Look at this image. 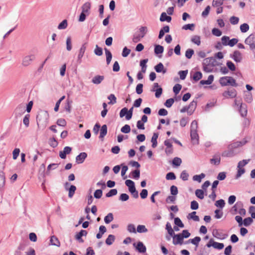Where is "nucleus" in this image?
<instances>
[{"instance_id": "obj_1", "label": "nucleus", "mask_w": 255, "mask_h": 255, "mask_svg": "<svg viewBox=\"0 0 255 255\" xmlns=\"http://www.w3.org/2000/svg\"><path fill=\"white\" fill-rule=\"evenodd\" d=\"M49 114L47 111H40L37 116L36 120L39 129H44L48 122Z\"/></svg>"}, {"instance_id": "obj_2", "label": "nucleus", "mask_w": 255, "mask_h": 255, "mask_svg": "<svg viewBox=\"0 0 255 255\" xmlns=\"http://www.w3.org/2000/svg\"><path fill=\"white\" fill-rule=\"evenodd\" d=\"M198 123L196 121H193L191 124L190 136L193 144L199 143V136L197 132Z\"/></svg>"}, {"instance_id": "obj_3", "label": "nucleus", "mask_w": 255, "mask_h": 255, "mask_svg": "<svg viewBox=\"0 0 255 255\" xmlns=\"http://www.w3.org/2000/svg\"><path fill=\"white\" fill-rule=\"evenodd\" d=\"M250 161V159H244L238 162L237 166V173L236 175V179L239 178L245 173V169L244 168Z\"/></svg>"}, {"instance_id": "obj_4", "label": "nucleus", "mask_w": 255, "mask_h": 255, "mask_svg": "<svg viewBox=\"0 0 255 255\" xmlns=\"http://www.w3.org/2000/svg\"><path fill=\"white\" fill-rule=\"evenodd\" d=\"M219 82L222 86H226L227 85H231L232 86H237L236 80L232 77H223L220 79Z\"/></svg>"}, {"instance_id": "obj_5", "label": "nucleus", "mask_w": 255, "mask_h": 255, "mask_svg": "<svg viewBox=\"0 0 255 255\" xmlns=\"http://www.w3.org/2000/svg\"><path fill=\"white\" fill-rule=\"evenodd\" d=\"M126 185L128 187V191L132 196L137 198L138 197V193L135 187V184L133 181L128 179L125 181Z\"/></svg>"}, {"instance_id": "obj_6", "label": "nucleus", "mask_w": 255, "mask_h": 255, "mask_svg": "<svg viewBox=\"0 0 255 255\" xmlns=\"http://www.w3.org/2000/svg\"><path fill=\"white\" fill-rule=\"evenodd\" d=\"M35 58V55L32 54L24 56L21 61V65L24 67H28L31 64Z\"/></svg>"}, {"instance_id": "obj_7", "label": "nucleus", "mask_w": 255, "mask_h": 255, "mask_svg": "<svg viewBox=\"0 0 255 255\" xmlns=\"http://www.w3.org/2000/svg\"><path fill=\"white\" fill-rule=\"evenodd\" d=\"M197 105L196 102L193 101L191 102L188 107H184L180 110L182 113L187 112L188 115H191L194 112Z\"/></svg>"}, {"instance_id": "obj_8", "label": "nucleus", "mask_w": 255, "mask_h": 255, "mask_svg": "<svg viewBox=\"0 0 255 255\" xmlns=\"http://www.w3.org/2000/svg\"><path fill=\"white\" fill-rule=\"evenodd\" d=\"M207 246L208 248L213 247L215 249L221 250L223 249L224 245L223 243H220L214 242L213 240H210L209 243L207 244Z\"/></svg>"}, {"instance_id": "obj_9", "label": "nucleus", "mask_w": 255, "mask_h": 255, "mask_svg": "<svg viewBox=\"0 0 255 255\" xmlns=\"http://www.w3.org/2000/svg\"><path fill=\"white\" fill-rule=\"evenodd\" d=\"M222 95L225 98H233L237 96V92L235 89H232L231 90L225 91L223 93Z\"/></svg>"}, {"instance_id": "obj_10", "label": "nucleus", "mask_w": 255, "mask_h": 255, "mask_svg": "<svg viewBox=\"0 0 255 255\" xmlns=\"http://www.w3.org/2000/svg\"><path fill=\"white\" fill-rule=\"evenodd\" d=\"M183 240L181 235H179V234H176L173 238V244L174 245H181L183 244Z\"/></svg>"}, {"instance_id": "obj_11", "label": "nucleus", "mask_w": 255, "mask_h": 255, "mask_svg": "<svg viewBox=\"0 0 255 255\" xmlns=\"http://www.w3.org/2000/svg\"><path fill=\"white\" fill-rule=\"evenodd\" d=\"M24 106L20 105L15 108L14 113L16 117H18L23 114L24 113Z\"/></svg>"}, {"instance_id": "obj_12", "label": "nucleus", "mask_w": 255, "mask_h": 255, "mask_svg": "<svg viewBox=\"0 0 255 255\" xmlns=\"http://www.w3.org/2000/svg\"><path fill=\"white\" fill-rule=\"evenodd\" d=\"M72 150V148L69 146H66L64 148L63 151L59 152V156L62 159H65L67 154H69Z\"/></svg>"}, {"instance_id": "obj_13", "label": "nucleus", "mask_w": 255, "mask_h": 255, "mask_svg": "<svg viewBox=\"0 0 255 255\" xmlns=\"http://www.w3.org/2000/svg\"><path fill=\"white\" fill-rule=\"evenodd\" d=\"M221 157L219 154H215L210 159V162L211 164L218 165L220 163Z\"/></svg>"}, {"instance_id": "obj_14", "label": "nucleus", "mask_w": 255, "mask_h": 255, "mask_svg": "<svg viewBox=\"0 0 255 255\" xmlns=\"http://www.w3.org/2000/svg\"><path fill=\"white\" fill-rule=\"evenodd\" d=\"M232 58L237 62H240L242 60V54L238 50L235 51L232 56Z\"/></svg>"}, {"instance_id": "obj_15", "label": "nucleus", "mask_w": 255, "mask_h": 255, "mask_svg": "<svg viewBox=\"0 0 255 255\" xmlns=\"http://www.w3.org/2000/svg\"><path fill=\"white\" fill-rule=\"evenodd\" d=\"M87 156V154L86 152H81L76 156V161L78 163H82Z\"/></svg>"}, {"instance_id": "obj_16", "label": "nucleus", "mask_w": 255, "mask_h": 255, "mask_svg": "<svg viewBox=\"0 0 255 255\" xmlns=\"http://www.w3.org/2000/svg\"><path fill=\"white\" fill-rule=\"evenodd\" d=\"M86 49V44H83L79 50V54H78V57H77L78 61L79 62V63H81V59L84 54Z\"/></svg>"}, {"instance_id": "obj_17", "label": "nucleus", "mask_w": 255, "mask_h": 255, "mask_svg": "<svg viewBox=\"0 0 255 255\" xmlns=\"http://www.w3.org/2000/svg\"><path fill=\"white\" fill-rule=\"evenodd\" d=\"M104 79V76L102 75H96L92 80V82L96 85L100 84Z\"/></svg>"}, {"instance_id": "obj_18", "label": "nucleus", "mask_w": 255, "mask_h": 255, "mask_svg": "<svg viewBox=\"0 0 255 255\" xmlns=\"http://www.w3.org/2000/svg\"><path fill=\"white\" fill-rule=\"evenodd\" d=\"M135 248L139 253H144L146 252V247L142 242H138Z\"/></svg>"}, {"instance_id": "obj_19", "label": "nucleus", "mask_w": 255, "mask_h": 255, "mask_svg": "<svg viewBox=\"0 0 255 255\" xmlns=\"http://www.w3.org/2000/svg\"><path fill=\"white\" fill-rule=\"evenodd\" d=\"M154 69L157 73L162 72L163 74L166 73V70L162 63H159L154 67Z\"/></svg>"}, {"instance_id": "obj_20", "label": "nucleus", "mask_w": 255, "mask_h": 255, "mask_svg": "<svg viewBox=\"0 0 255 255\" xmlns=\"http://www.w3.org/2000/svg\"><path fill=\"white\" fill-rule=\"evenodd\" d=\"M50 242L51 245L52 246H55L58 247H60V243L59 241L58 240V238L55 236H52L51 237Z\"/></svg>"}, {"instance_id": "obj_21", "label": "nucleus", "mask_w": 255, "mask_h": 255, "mask_svg": "<svg viewBox=\"0 0 255 255\" xmlns=\"http://www.w3.org/2000/svg\"><path fill=\"white\" fill-rule=\"evenodd\" d=\"M87 234V232L85 230H81L80 232L77 233L75 235V238L76 240H78L79 241L81 242H83V240L81 239V237L83 236H86Z\"/></svg>"}, {"instance_id": "obj_22", "label": "nucleus", "mask_w": 255, "mask_h": 255, "mask_svg": "<svg viewBox=\"0 0 255 255\" xmlns=\"http://www.w3.org/2000/svg\"><path fill=\"white\" fill-rule=\"evenodd\" d=\"M214 80V76L212 75H210L209 76L208 79L207 80H201L200 82V84L201 85H210L212 84Z\"/></svg>"}, {"instance_id": "obj_23", "label": "nucleus", "mask_w": 255, "mask_h": 255, "mask_svg": "<svg viewBox=\"0 0 255 255\" xmlns=\"http://www.w3.org/2000/svg\"><path fill=\"white\" fill-rule=\"evenodd\" d=\"M245 42L246 44L250 46L255 43V37L254 35H250L245 39Z\"/></svg>"}, {"instance_id": "obj_24", "label": "nucleus", "mask_w": 255, "mask_h": 255, "mask_svg": "<svg viewBox=\"0 0 255 255\" xmlns=\"http://www.w3.org/2000/svg\"><path fill=\"white\" fill-rule=\"evenodd\" d=\"M191 41L195 44L199 46L201 44V38L198 35H194L191 38Z\"/></svg>"}, {"instance_id": "obj_25", "label": "nucleus", "mask_w": 255, "mask_h": 255, "mask_svg": "<svg viewBox=\"0 0 255 255\" xmlns=\"http://www.w3.org/2000/svg\"><path fill=\"white\" fill-rule=\"evenodd\" d=\"M91 7V4L89 2H87L85 3L82 7V10L83 12L87 13V14H89V11Z\"/></svg>"}, {"instance_id": "obj_26", "label": "nucleus", "mask_w": 255, "mask_h": 255, "mask_svg": "<svg viewBox=\"0 0 255 255\" xmlns=\"http://www.w3.org/2000/svg\"><path fill=\"white\" fill-rule=\"evenodd\" d=\"M200 241H201V238L200 237H196L194 239L189 240L185 244H188L189 243H191L192 244H193L196 246H198Z\"/></svg>"}, {"instance_id": "obj_27", "label": "nucleus", "mask_w": 255, "mask_h": 255, "mask_svg": "<svg viewBox=\"0 0 255 255\" xmlns=\"http://www.w3.org/2000/svg\"><path fill=\"white\" fill-rule=\"evenodd\" d=\"M107 133V127L106 125L102 126L100 130V138H103Z\"/></svg>"}, {"instance_id": "obj_28", "label": "nucleus", "mask_w": 255, "mask_h": 255, "mask_svg": "<svg viewBox=\"0 0 255 255\" xmlns=\"http://www.w3.org/2000/svg\"><path fill=\"white\" fill-rule=\"evenodd\" d=\"M160 20L161 21H166L170 22L171 20V17L169 16H167L165 12H162L160 15Z\"/></svg>"}, {"instance_id": "obj_29", "label": "nucleus", "mask_w": 255, "mask_h": 255, "mask_svg": "<svg viewBox=\"0 0 255 255\" xmlns=\"http://www.w3.org/2000/svg\"><path fill=\"white\" fill-rule=\"evenodd\" d=\"M115 240V236L113 235H110L106 240V244L108 245H111Z\"/></svg>"}, {"instance_id": "obj_30", "label": "nucleus", "mask_w": 255, "mask_h": 255, "mask_svg": "<svg viewBox=\"0 0 255 255\" xmlns=\"http://www.w3.org/2000/svg\"><path fill=\"white\" fill-rule=\"evenodd\" d=\"M196 212L194 211L188 214L187 218L188 219H192L195 221H199V218L198 216L196 215Z\"/></svg>"}, {"instance_id": "obj_31", "label": "nucleus", "mask_w": 255, "mask_h": 255, "mask_svg": "<svg viewBox=\"0 0 255 255\" xmlns=\"http://www.w3.org/2000/svg\"><path fill=\"white\" fill-rule=\"evenodd\" d=\"M148 31V28L146 26H141L139 29V34L143 38Z\"/></svg>"}, {"instance_id": "obj_32", "label": "nucleus", "mask_w": 255, "mask_h": 255, "mask_svg": "<svg viewBox=\"0 0 255 255\" xmlns=\"http://www.w3.org/2000/svg\"><path fill=\"white\" fill-rule=\"evenodd\" d=\"M158 138V134L156 133H153V136L151 138V141L152 142V146L153 148H155L157 146V139Z\"/></svg>"}, {"instance_id": "obj_33", "label": "nucleus", "mask_w": 255, "mask_h": 255, "mask_svg": "<svg viewBox=\"0 0 255 255\" xmlns=\"http://www.w3.org/2000/svg\"><path fill=\"white\" fill-rule=\"evenodd\" d=\"M68 26V22L67 20L66 19L63 20L61 22H60L58 26V29H65L67 28Z\"/></svg>"}, {"instance_id": "obj_34", "label": "nucleus", "mask_w": 255, "mask_h": 255, "mask_svg": "<svg viewBox=\"0 0 255 255\" xmlns=\"http://www.w3.org/2000/svg\"><path fill=\"white\" fill-rule=\"evenodd\" d=\"M205 177V175L204 173H201L199 175H195L193 177L194 181L201 182L202 179Z\"/></svg>"}, {"instance_id": "obj_35", "label": "nucleus", "mask_w": 255, "mask_h": 255, "mask_svg": "<svg viewBox=\"0 0 255 255\" xmlns=\"http://www.w3.org/2000/svg\"><path fill=\"white\" fill-rule=\"evenodd\" d=\"M76 190V187L74 185H71L70 188L68 189V196L69 198H72Z\"/></svg>"}, {"instance_id": "obj_36", "label": "nucleus", "mask_w": 255, "mask_h": 255, "mask_svg": "<svg viewBox=\"0 0 255 255\" xmlns=\"http://www.w3.org/2000/svg\"><path fill=\"white\" fill-rule=\"evenodd\" d=\"M114 219L113 215L112 213H109L104 218V221L106 224H109Z\"/></svg>"}, {"instance_id": "obj_37", "label": "nucleus", "mask_w": 255, "mask_h": 255, "mask_svg": "<svg viewBox=\"0 0 255 255\" xmlns=\"http://www.w3.org/2000/svg\"><path fill=\"white\" fill-rule=\"evenodd\" d=\"M204 191L201 189H197L195 191L196 196L200 199H203L204 197Z\"/></svg>"}, {"instance_id": "obj_38", "label": "nucleus", "mask_w": 255, "mask_h": 255, "mask_svg": "<svg viewBox=\"0 0 255 255\" xmlns=\"http://www.w3.org/2000/svg\"><path fill=\"white\" fill-rule=\"evenodd\" d=\"M105 54L106 55V61L107 64H109L112 58V55L111 52L107 49H105Z\"/></svg>"}, {"instance_id": "obj_39", "label": "nucleus", "mask_w": 255, "mask_h": 255, "mask_svg": "<svg viewBox=\"0 0 255 255\" xmlns=\"http://www.w3.org/2000/svg\"><path fill=\"white\" fill-rule=\"evenodd\" d=\"M72 47L71 38V37L68 36L66 38V49L69 51H71Z\"/></svg>"}, {"instance_id": "obj_40", "label": "nucleus", "mask_w": 255, "mask_h": 255, "mask_svg": "<svg viewBox=\"0 0 255 255\" xmlns=\"http://www.w3.org/2000/svg\"><path fill=\"white\" fill-rule=\"evenodd\" d=\"M147 229L145 227L144 225H138L137 227V230L136 231L138 233H146L147 232Z\"/></svg>"}, {"instance_id": "obj_41", "label": "nucleus", "mask_w": 255, "mask_h": 255, "mask_svg": "<svg viewBox=\"0 0 255 255\" xmlns=\"http://www.w3.org/2000/svg\"><path fill=\"white\" fill-rule=\"evenodd\" d=\"M108 99L110 100V102H109L108 103L109 104L114 105L117 102V98L113 94H110L108 96Z\"/></svg>"}, {"instance_id": "obj_42", "label": "nucleus", "mask_w": 255, "mask_h": 255, "mask_svg": "<svg viewBox=\"0 0 255 255\" xmlns=\"http://www.w3.org/2000/svg\"><path fill=\"white\" fill-rule=\"evenodd\" d=\"M249 28V25L247 23H244L240 25V30L243 33L247 32Z\"/></svg>"}, {"instance_id": "obj_43", "label": "nucleus", "mask_w": 255, "mask_h": 255, "mask_svg": "<svg viewBox=\"0 0 255 255\" xmlns=\"http://www.w3.org/2000/svg\"><path fill=\"white\" fill-rule=\"evenodd\" d=\"M174 224L179 227L182 228L184 227V225L182 222L181 220L178 217L174 218Z\"/></svg>"}, {"instance_id": "obj_44", "label": "nucleus", "mask_w": 255, "mask_h": 255, "mask_svg": "<svg viewBox=\"0 0 255 255\" xmlns=\"http://www.w3.org/2000/svg\"><path fill=\"white\" fill-rule=\"evenodd\" d=\"M253 222V220L250 218L248 217L247 218H245L243 221V224L245 226H250L252 223Z\"/></svg>"}, {"instance_id": "obj_45", "label": "nucleus", "mask_w": 255, "mask_h": 255, "mask_svg": "<svg viewBox=\"0 0 255 255\" xmlns=\"http://www.w3.org/2000/svg\"><path fill=\"white\" fill-rule=\"evenodd\" d=\"M5 184V178L2 172L0 171V188H2Z\"/></svg>"}, {"instance_id": "obj_46", "label": "nucleus", "mask_w": 255, "mask_h": 255, "mask_svg": "<svg viewBox=\"0 0 255 255\" xmlns=\"http://www.w3.org/2000/svg\"><path fill=\"white\" fill-rule=\"evenodd\" d=\"M163 47L158 45L155 47L154 52L156 54H161L163 52Z\"/></svg>"}, {"instance_id": "obj_47", "label": "nucleus", "mask_w": 255, "mask_h": 255, "mask_svg": "<svg viewBox=\"0 0 255 255\" xmlns=\"http://www.w3.org/2000/svg\"><path fill=\"white\" fill-rule=\"evenodd\" d=\"M151 91L153 92H155V95L156 98H159L162 93V89L161 87L156 89H152Z\"/></svg>"}, {"instance_id": "obj_48", "label": "nucleus", "mask_w": 255, "mask_h": 255, "mask_svg": "<svg viewBox=\"0 0 255 255\" xmlns=\"http://www.w3.org/2000/svg\"><path fill=\"white\" fill-rule=\"evenodd\" d=\"M131 175L134 179H138L140 176V170L136 169L131 172Z\"/></svg>"}, {"instance_id": "obj_49", "label": "nucleus", "mask_w": 255, "mask_h": 255, "mask_svg": "<svg viewBox=\"0 0 255 255\" xmlns=\"http://www.w3.org/2000/svg\"><path fill=\"white\" fill-rule=\"evenodd\" d=\"M194 51L192 49H188L185 52V56L188 59H190L193 55Z\"/></svg>"}, {"instance_id": "obj_50", "label": "nucleus", "mask_w": 255, "mask_h": 255, "mask_svg": "<svg viewBox=\"0 0 255 255\" xmlns=\"http://www.w3.org/2000/svg\"><path fill=\"white\" fill-rule=\"evenodd\" d=\"M127 230L129 233H136V232L134 225L132 224H130L128 225Z\"/></svg>"}, {"instance_id": "obj_51", "label": "nucleus", "mask_w": 255, "mask_h": 255, "mask_svg": "<svg viewBox=\"0 0 255 255\" xmlns=\"http://www.w3.org/2000/svg\"><path fill=\"white\" fill-rule=\"evenodd\" d=\"M130 131V126L128 125H126L121 128V131L123 133H128Z\"/></svg>"}, {"instance_id": "obj_52", "label": "nucleus", "mask_w": 255, "mask_h": 255, "mask_svg": "<svg viewBox=\"0 0 255 255\" xmlns=\"http://www.w3.org/2000/svg\"><path fill=\"white\" fill-rule=\"evenodd\" d=\"M230 21L231 24L235 25L238 23L239 21V18L238 17L232 16L230 18Z\"/></svg>"}, {"instance_id": "obj_53", "label": "nucleus", "mask_w": 255, "mask_h": 255, "mask_svg": "<svg viewBox=\"0 0 255 255\" xmlns=\"http://www.w3.org/2000/svg\"><path fill=\"white\" fill-rule=\"evenodd\" d=\"M195 25L193 23L192 24H187L183 26L182 29L184 30H193L194 28Z\"/></svg>"}, {"instance_id": "obj_54", "label": "nucleus", "mask_w": 255, "mask_h": 255, "mask_svg": "<svg viewBox=\"0 0 255 255\" xmlns=\"http://www.w3.org/2000/svg\"><path fill=\"white\" fill-rule=\"evenodd\" d=\"M202 74L200 72H195L193 76V78L195 81H198L202 78Z\"/></svg>"}, {"instance_id": "obj_55", "label": "nucleus", "mask_w": 255, "mask_h": 255, "mask_svg": "<svg viewBox=\"0 0 255 255\" xmlns=\"http://www.w3.org/2000/svg\"><path fill=\"white\" fill-rule=\"evenodd\" d=\"M225 201L223 199L218 200L215 203V206L217 207H219L221 208H223L225 206Z\"/></svg>"}, {"instance_id": "obj_56", "label": "nucleus", "mask_w": 255, "mask_h": 255, "mask_svg": "<svg viewBox=\"0 0 255 255\" xmlns=\"http://www.w3.org/2000/svg\"><path fill=\"white\" fill-rule=\"evenodd\" d=\"M20 153V149L16 148L12 151V157L14 160L17 159Z\"/></svg>"}, {"instance_id": "obj_57", "label": "nucleus", "mask_w": 255, "mask_h": 255, "mask_svg": "<svg viewBox=\"0 0 255 255\" xmlns=\"http://www.w3.org/2000/svg\"><path fill=\"white\" fill-rule=\"evenodd\" d=\"M102 195H103V192L100 189L96 190L94 193V197L97 199L100 198L102 197Z\"/></svg>"}, {"instance_id": "obj_58", "label": "nucleus", "mask_w": 255, "mask_h": 255, "mask_svg": "<svg viewBox=\"0 0 255 255\" xmlns=\"http://www.w3.org/2000/svg\"><path fill=\"white\" fill-rule=\"evenodd\" d=\"M94 53L98 56H101L103 54L102 49L99 47L97 45L96 46V48L94 50Z\"/></svg>"}, {"instance_id": "obj_59", "label": "nucleus", "mask_w": 255, "mask_h": 255, "mask_svg": "<svg viewBox=\"0 0 255 255\" xmlns=\"http://www.w3.org/2000/svg\"><path fill=\"white\" fill-rule=\"evenodd\" d=\"M181 88H182V86L181 85H180L179 84H177L173 87V92L176 95L179 93V92H180V91L181 89Z\"/></svg>"}, {"instance_id": "obj_60", "label": "nucleus", "mask_w": 255, "mask_h": 255, "mask_svg": "<svg viewBox=\"0 0 255 255\" xmlns=\"http://www.w3.org/2000/svg\"><path fill=\"white\" fill-rule=\"evenodd\" d=\"M212 33L214 35L216 36H220L222 33L220 30L216 28H214L212 30Z\"/></svg>"}, {"instance_id": "obj_61", "label": "nucleus", "mask_w": 255, "mask_h": 255, "mask_svg": "<svg viewBox=\"0 0 255 255\" xmlns=\"http://www.w3.org/2000/svg\"><path fill=\"white\" fill-rule=\"evenodd\" d=\"M142 37L138 33L135 34L132 38V41L134 43H137L139 41Z\"/></svg>"}, {"instance_id": "obj_62", "label": "nucleus", "mask_w": 255, "mask_h": 255, "mask_svg": "<svg viewBox=\"0 0 255 255\" xmlns=\"http://www.w3.org/2000/svg\"><path fill=\"white\" fill-rule=\"evenodd\" d=\"M179 235H181L182 238L184 239V238H188L190 236V233L187 230H183L182 231L181 233H180Z\"/></svg>"}, {"instance_id": "obj_63", "label": "nucleus", "mask_w": 255, "mask_h": 255, "mask_svg": "<svg viewBox=\"0 0 255 255\" xmlns=\"http://www.w3.org/2000/svg\"><path fill=\"white\" fill-rule=\"evenodd\" d=\"M182 160L179 157H175L172 161L173 164L177 166H179Z\"/></svg>"}, {"instance_id": "obj_64", "label": "nucleus", "mask_w": 255, "mask_h": 255, "mask_svg": "<svg viewBox=\"0 0 255 255\" xmlns=\"http://www.w3.org/2000/svg\"><path fill=\"white\" fill-rule=\"evenodd\" d=\"M127 114H128V109L127 108H124L120 111V117L123 118L124 116H126Z\"/></svg>"}]
</instances>
